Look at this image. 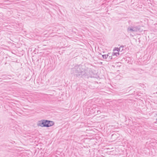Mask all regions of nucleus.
I'll return each instance as SVG.
<instances>
[{
	"instance_id": "nucleus-1",
	"label": "nucleus",
	"mask_w": 157,
	"mask_h": 157,
	"mask_svg": "<svg viewBox=\"0 0 157 157\" xmlns=\"http://www.w3.org/2000/svg\"><path fill=\"white\" fill-rule=\"evenodd\" d=\"M81 65L75 66L71 69V73L76 79L82 78L84 68Z\"/></svg>"
},
{
	"instance_id": "nucleus-2",
	"label": "nucleus",
	"mask_w": 157,
	"mask_h": 157,
	"mask_svg": "<svg viewBox=\"0 0 157 157\" xmlns=\"http://www.w3.org/2000/svg\"><path fill=\"white\" fill-rule=\"evenodd\" d=\"M82 78L84 79L88 78H89L94 77V74L90 68L84 69L82 74Z\"/></svg>"
},
{
	"instance_id": "nucleus-3",
	"label": "nucleus",
	"mask_w": 157,
	"mask_h": 157,
	"mask_svg": "<svg viewBox=\"0 0 157 157\" xmlns=\"http://www.w3.org/2000/svg\"><path fill=\"white\" fill-rule=\"evenodd\" d=\"M128 32H142V29H141V26L140 25L134 26H129L127 29Z\"/></svg>"
},
{
	"instance_id": "nucleus-4",
	"label": "nucleus",
	"mask_w": 157,
	"mask_h": 157,
	"mask_svg": "<svg viewBox=\"0 0 157 157\" xmlns=\"http://www.w3.org/2000/svg\"><path fill=\"white\" fill-rule=\"evenodd\" d=\"M46 120H42L38 121L37 125L41 127H46Z\"/></svg>"
},
{
	"instance_id": "nucleus-5",
	"label": "nucleus",
	"mask_w": 157,
	"mask_h": 157,
	"mask_svg": "<svg viewBox=\"0 0 157 157\" xmlns=\"http://www.w3.org/2000/svg\"><path fill=\"white\" fill-rule=\"evenodd\" d=\"M54 123L53 121L46 120V127H49L53 125Z\"/></svg>"
},
{
	"instance_id": "nucleus-6",
	"label": "nucleus",
	"mask_w": 157,
	"mask_h": 157,
	"mask_svg": "<svg viewBox=\"0 0 157 157\" xmlns=\"http://www.w3.org/2000/svg\"><path fill=\"white\" fill-rule=\"evenodd\" d=\"M2 78H5V79H8L10 77H11V76L9 75H3L1 76Z\"/></svg>"
},
{
	"instance_id": "nucleus-7",
	"label": "nucleus",
	"mask_w": 157,
	"mask_h": 157,
	"mask_svg": "<svg viewBox=\"0 0 157 157\" xmlns=\"http://www.w3.org/2000/svg\"><path fill=\"white\" fill-rule=\"evenodd\" d=\"M113 56L112 55H111V56H110V55H109V56L108 57V58H107V59L108 61H110V60L112 59H114L116 58V57H113Z\"/></svg>"
},
{
	"instance_id": "nucleus-8",
	"label": "nucleus",
	"mask_w": 157,
	"mask_h": 157,
	"mask_svg": "<svg viewBox=\"0 0 157 157\" xmlns=\"http://www.w3.org/2000/svg\"><path fill=\"white\" fill-rule=\"evenodd\" d=\"M109 55H110V54L109 53H108L107 55H103L102 56V58L105 59H107V58H108V57L109 56Z\"/></svg>"
},
{
	"instance_id": "nucleus-9",
	"label": "nucleus",
	"mask_w": 157,
	"mask_h": 157,
	"mask_svg": "<svg viewBox=\"0 0 157 157\" xmlns=\"http://www.w3.org/2000/svg\"><path fill=\"white\" fill-rule=\"evenodd\" d=\"M123 47L121 46L119 48H115V49L113 50V51H117V52H119L121 50V48Z\"/></svg>"
},
{
	"instance_id": "nucleus-10",
	"label": "nucleus",
	"mask_w": 157,
	"mask_h": 157,
	"mask_svg": "<svg viewBox=\"0 0 157 157\" xmlns=\"http://www.w3.org/2000/svg\"><path fill=\"white\" fill-rule=\"evenodd\" d=\"M112 55L113 56V57H116L117 56V52H113L112 54Z\"/></svg>"
},
{
	"instance_id": "nucleus-11",
	"label": "nucleus",
	"mask_w": 157,
	"mask_h": 157,
	"mask_svg": "<svg viewBox=\"0 0 157 157\" xmlns=\"http://www.w3.org/2000/svg\"><path fill=\"white\" fill-rule=\"evenodd\" d=\"M117 55H119V52H117Z\"/></svg>"
},
{
	"instance_id": "nucleus-12",
	"label": "nucleus",
	"mask_w": 157,
	"mask_h": 157,
	"mask_svg": "<svg viewBox=\"0 0 157 157\" xmlns=\"http://www.w3.org/2000/svg\"><path fill=\"white\" fill-rule=\"evenodd\" d=\"M123 50V49L122 48L121 49V51H122Z\"/></svg>"
},
{
	"instance_id": "nucleus-13",
	"label": "nucleus",
	"mask_w": 157,
	"mask_h": 157,
	"mask_svg": "<svg viewBox=\"0 0 157 157\" xmlns=\"http://www.w3.org/2000/svg\"><path fill=\"white\" fill-rule=\"evenodd\" d=\"M98 113L99 112V111H98V112H97Z\"/></svg>"
},
{
	"instance_id": "nucleus-14",
	"label": "nucleus",
	"mask_w": 157,
	"mask_h": 157,
	"mask_svg": "<svg viewBox=\"0 0 157 157\" xmlns=\"http://www.w3.org/2000/svg\"><path fill=\"white\" fill-rule=\"evenodd\" d=\"M156 121H157V118L156 119Z\"/></svg>"
}]
</instances>
